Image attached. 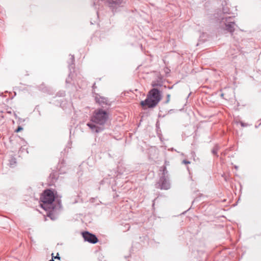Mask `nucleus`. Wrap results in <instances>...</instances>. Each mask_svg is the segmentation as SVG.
<instances>
[{
	"mask_svg": "<svg viewBox=\"0 0 261 261\" xmlns=\"http://www.w3.org/2000/svg\"><path fill=\"white\" fill-rule=\"evenodd\" d=\"M109 118V113L108 111L102 108H98L95 110L90 118L91 122L87 124L92 132L99 133L102 132L104 125L107 122Z\"/></svg>",
	"mask_w": 261,
	"mask_h": 261,
	"instance_id": "f257e3e1",
	"label": "nucleus"
},
{
	"mask_svg": "<svg viewBox=\"0 0 261 261\" xmlns=\"http://www.w3.org/2000/svg\"><path fill=\"white\" fill-rule=\"evenodd\" d=\"M55 198L53 191L50 189L44 190L40 198V201L42 202L41 204V207L48 211L47 216L50 217L51 219H53L51 217L52 213L60 209L62 207L60 200H57V204L53 203L55 201Z\"/></svg>",
	"mask_w": 261,
	"mask_h": 261,
	"instance_id": "f03ea898",
	"label": "nucleus"
},
{
	"mask_svg": "<svg viewBox=\"0 0 261 261\" xmlns=\"http://www.w3.org/2000/svg\"><path fill=\"white\" fill-rule=\"evenodd\" d=\"M162 98L161 92L156 88H153L149 91L146 99L141 101L140 104L143 107L153 108L156 107Z\"/></svg>",
	"mask_w": 261,
	"mask_h": 261,
	"instance_id": "7ed1b4c3",
	"label": "nucleus"
},
{
	"mask_svg": "<svg viewBox=\"0 0 261 261\" xmlns=\"http://www.w3.org/2000/svg\"><path fill=\"white\" fill-rule=\"evenodd\" d=\"M234 17L231 16L225 17L223 14L222 16H220L218 20H220V22H223L225 25L226 29L229 32L232 33L234 31V26L235 23L234 21Z\"/></svg>",
	"mask_w": 261,
	"mask_h": 261,
	"instance_id": "20e7f679",
	"label": "nucleus"
},
{
	"mask_svg": "<svg viewBox=\"0 0 261 261\" xmlns=\"http://www.w3.org/2000/svg\"><path fill=\"white\" fill-rule=\"evenodd\" d=\"M158 187L162 190H168L170 188V184L168 176H162L158 182Z\"/></svg>",
	"mask_w": 261,
	"mask_h": 261,
	"instance_id": "39448f33",
	"label": "nucleus"
},
{
	"mask_svg": "<svg viewBox=\"0 0 261 261\" xmlns=\"http://www.w3.org/2000/svg\"><path fill=\"white\" fill-rule=\"evenodd\" d=\"M82 236L85 241H87L92 244H95L98 242V239L94 234L90 233L88 231L82 232Z\"/></svg>",
	"mask_w": 261,
	"mask_h": 261,
	"instance_id": "423d86ee",
	"label": "nucleus"
},
{
	"mask_svg": "<svg viewBox=\"0 0 261 261\" xmlns=\"http://www.w3.org/2000/svg\"><path fill=\"white\" fill-rule=\"evenodd\" d=\"M95 100L102 108H104L105 106H110L111 102L108 100V98L101 96L98 94H96L95 96Z\"/></svg>",
	"mask_w": 261,
	"mask_h": 261,
	"instance_id": "0eeeda50",
	"label": "nucleus"
},
{
	"mask_svg": "<svg viewBox=\"0 0 261 261\" xmlns=\"http://www.w3.org/2000/svg\"><path fill=\"white\" fill-rule=\"evenodd\" d=\"M161 169L163 170L162 176H166V174L168 173V171L167 170L166 167L165 166H163L161 167Z\"/></svg>",
	"mask_w": 261,
	"mask_h": 261,
	"instance_id": "6e6552de",
	"label": "nucleus"
},
{
	"mask_svg": "<svg viewBox=\"0 0 261 261\" xmlns=\"http://www.w3.org/2000/svg\"><path fill=\"white\" fill-rule=\"evenodd\" d=\"M70 60H71V64H70L69 65V67H71V66L73 64H74V57L73 56H71V57H70Z\"/></svg>",
	"mask_w": 261,
	"mask_h": 261,
	"instance_id": "1a4fd4ad",
	"label": "nucleus"
},
{
	"mask_svg": "<svg viewBox=\"0 0 261 261\" xmlns=\"http://www.w3.org/2000/svg\"><path fill=\"white\" fill-rule=\"evenodd\" d=\"M218 150V146H215L212 150V152L214 154L217 155V151Z\"/></svg>",
	"mask_w": 261,
	"mask_h": 261,
	"instance_id": "9d476101",
	"label": "nucleus"
},
{
	"mask_svg": "<svg viewBox=\"0 0 261 261\" xmlns=\"http://www.w3.org/2000/svg\"><path fill=\"white\" fill-rule=\"evenodd\" d=\"M166 101H165V103H168L169 101H170V94H167L166 95Z\"/></svg>",
	"mask_w": 261,
	"mask_h": 261,
	"instance_id": "9b49d317",
	"label": "nucleus"
},
{
	"mask_svg": "<svg viewBox=\"0 0 261 261\" xmlns=\"http://www.w3.org/2000/svg\"><path fill=\"white\" fill-rule=\"evenodd\" d=\"M16 160L15 159H11V160L10 161V164L11 165H14L15 164H16Z\"/></svg>",
	"mask_w": 261,
	"mask_h": 261,
	"instance_id": "f8f14e48",
	"label": "nucleus"
},
{
	"mask_svg": "<svg viewBox=\"0 0 261 261\" xmlns=\"http://www.w3.org/2000/svg\"><path fill=\"white\" fill-rule=\"evenodd\" d=\"M51 256H52V258H53V259H54V258H57V259H59V260H60V258H61V257H60V256H59V253H57V255H56V256H54V253H52V254H51Z\"/></svg>",
	"mask_w": 261,
	"mask_h": 261,
	"instance_id": "ddd939ff",
	"label": "nucleus"
},
{
	"mask_svg": "<svg viewBox=\"0 0 261 261\" xmlns=\"http://www.w3.org/2000/svg\"><path fill=\"white\" fill-rule=\"evenodd\" d=\"M23 129V128L21 126H18V128L16 129L15 132L18 133Z\"/></svg>",
	"mask_w": 261,
	"mask_h": 261,
	"instance_id": "4468645a",
	"label": "nucleus"
},
{
	"mask_svg": "<svg viewBox=\"0 0 261 261\" xmlns=\"http://www.w3.org/2000/svg\"><path fill=\"white\" fill-rule=\"evenodd\" d=\"M182 163L184 164H190V162L188 161H187V160H184L182 161Z\"/></svg>",
	"mask_w": 261,
	"mask_h": 261,
	"instance_id": "2eb2a0df",
	"label": "nucleus"
},
{
	"mask_svg": "<svg viewBox=\"0 0 261 261\" xmlns=\"http://www.w3.org/2000/svg\"><path fill=\"white\" fill-rule=\"evenodd\" d=\"M241 125H242V126H245L243 122H241Z\"/></svg>",
	"mask_w": 261,
	"mask_h": 261,
	"instance_id": "dca6fc26",
	"label": "nucleus"
},
{
	"mask_svg": "<svg viewBox=\"0 0 261 261\" xmlns=\"http://www.w3.org/2000/svg\"><path fill=\"white\" fill-rule=\"evenodd\" d=\"M49 261H55V260L53 258H52L51 259L49 260Z\"/></svg>",
	"mask_w": 261,
	"mask_h": 261,
	"instance_id": "f3484780",
	"label": "nucleus"
},
{
	"mask_svg": "<svg viewBox=\"0 0 261 261\" xmlns=\"http://www.w3.org/2000/svg\"><path fill=\"white\" fill-rule=\"evenodd\" d=\"M156 85H157L156 84H154V85H153L152 86H153V87H154V86H156Z\"/></svg>",
	"mask_w": 261,
	"mask_h": 261,
	"instance_id": "a211bd4d",
	"label": "nucleus"
},
{
	"mask_svg": "<svg viewBox=\"0 0 261 261\" xmlns=\"http://www.w3.org/2000/svg\"><path fill=\"white\" fill-rule=\"evenodd\" d=\"M172 111V110H170L169 111V113H170V112H171V111Z\"/></svg>",
	"mask_w": 261,
	"mask_h": 261,
	"instance_id": "6ab92c4d",
	"label": "nucleus"
}]
</instances>
